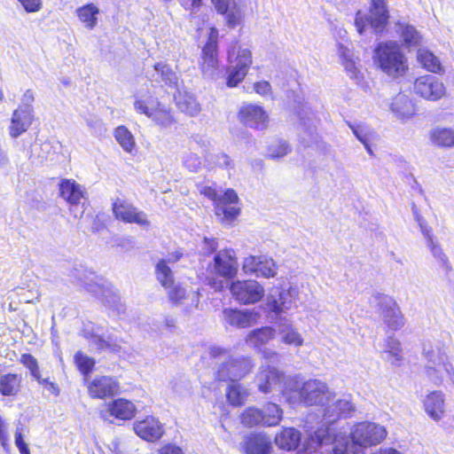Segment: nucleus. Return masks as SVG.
I'll return each instance as SVG.
<instances>
[{
    "label": "nucleus",
    "mask_w": 454,
    "mask_h": 454,
    "mask_svg": "<svg viewBox=\"0 0 454 454\" xmlns=\"http://www.w3.org/2000/svg\"><path fill=\"white\" fill-rule=\"evenodd\" d=\"M387 436L384 426L363 421L352 426L348 434H334L331 443L334 454H363L365 449L381 443Z\"/></svg>",
    "instance_id": "obj_1"
},
{
    "label": "nucleus",
    "mask_w": 454,
    "mask_h": 454,
    "mask_svg": "<svg viewBox=\"0 0 454 454\" xmlns=\"http://www.w3.org/2000/svg\"><path fill=\"white\" fill-rule=\"evenodd\" d=\"M354 411V405L351 402L350 395H343L336 397L333 393L332 398L325 403L323 409L322 419L319 422L320 426L313 431V427H308V424H312L314 417L309 416L306 420L307 431L309 432V440L308 442V449H317L318 446L328 444L332 442L333 438L331 435L332 428L330 425L339 419L340 417H346Z\"/></svg>",
    "instance_id": "obj_2"
},
{
    "label": "nucleus",
    "mask_w": 454,
    "mask_h": 454,
    "mask_svg": "<svg viewBox=\"0 0 454 454\" xmlns=\"http://www.w3.org/2000/svg\"><path fill=\"white\" fill-rule=\"evenodd\" d=\"M181 256L182 254L176 252L175 254H169L167 259L160 260L156 264L155 274L158 281L167 290L170 301L176 306L182 307L185 313H191L198 308L199 294L192 290L187 292L182 286L175 285L173 272L168 266V263H175Z\"/></svg>",
    "instance_id": "obj_3"
},
{
    "label": "nucleus",
    "mask_w": 454,
    "mask_h": 454,
    "mask_svg": "<svg viewBox=\"0 0 454 454\" xmlns=\"http://www.w3.org/2000/svg\"><path fill=\"white\" fill-rule=\"evenodd\" d=\"M332 395L333 392L326 384L317 380L304 382L301 387L294 380H289L288 386L283 389V396L291 405L302 402L306 405H317L324 409Z\"/></svg>",
    "instance_id": "obj_4"
},
{
    "label": "nucleus",
    "mask_w": 454,
    "mask_h": 454,
    "mask_svg": "<svg viewBox=\"0 0 454 454\" xmlns=\"http://www.w3.org/2000/svg\"><path fill=\"white\" fill-rule=\"evenodd\" d=\"M372 59L375 66L393 79L403 76L409 69L407 58L396 42L379 43L374 49Z\"/></svg>",
    "instance_id": "obj_5"
},
{
    "label": "nucleus",
    "mask_w": 454,
    "mask_h": 454,
    "mask_svg": "<svg viewBox=\"0 0 454 454\" xmlns=\"http://www.w3.org/2000/svg\"><path fill=\"white\" fill-rule=\"evenodd\" d=\"M134 109L137 114L147 116L160 129H171L176 122L171 109L149 92L135 96Z\"/></svg>",
    "instance_id": "obj_6"
},
{
    "label": "nucleus",
    "mask_w": 454,
    "mask_h": 454,
    "mask_svg": "<svg viewBox=\"0 0 454 454\" xmlns=\"http://www.w3.org/2000/svg\"><path fill=\"white\" fill-rule=\"evenodd\" d=\"M209 355L215 360L228 359L217 371V378L220 380H230L237 381L244 378L253 368V364L249 358L231 357L229 351L221 347L213 346L209 348Z\"/></svg>",
    "instance_id": "obj_7"
},
{
    "label": "nucleus",
    "mask_w": 454,
    "mask_h": 454,
    "mask_svg": "<svg viewBox=\"0 0 454 454\" xmlns=\"http://www.w3.org/2000/svg\"><path fill=\"white\" fill-rule=\"evenodd\" d=\"M199 191L214 201L215 215L222 222L233 221L239 215V199L234 190L227 189L223 195H218L212 186L200 185Z\"/></svg>",
    "instance_id": "obj_8"
},
{
    "label": "nucleus",
    "mask_w": 454,
    "mask_h": 454,
    "mask_svg": "<svg viewBox=\"0 0 454 454\" xmlns=\"http://www.w3.org/2000/svg\"><path fill=\"white\" fill-rule=\"evenodd\" d=\"M227 55L231 65L227 69V86L236 87L244 80L252 64L251 51L235 43Z\"/></svg>",
    "instance_id": "obj_9"
},
{
    "label": "nucleus",
    "mask_w": 454,
    "mask_h": 454,
    "mask_svg": "<svg viewBox=\"0 0 454 454\" xmlns=\"http://www.w3.org/2000/svg\"><path fill=\"white\" fill-rule=\"evenodd\" d=\"M387 0H372L370 15L366 16L358 11L356 14L355 26L357 32L363 35L369 26L375 33L381 32L388 20Z\"/></svg>",
    "instance_id": "obj_10"
},
{
    "label": "nucleus",
    "mask_w": 454,
    "mask_h": 454,
    "mask_svg": "<svg viewBox=\"0 0 454 454\" xmlns=\"http://www.w3.org/2000/svg\"><path fill=\"white\" fill-rule=\"evenodd\" d=\"M218 29L211 27L200 60V69L205 78L215 79L218 74Z\"/></svg>",
    "instance_id": "obj_11"
},
{
    "label": "nucleus",
    "mask_w": 454,
    "mask_h": 454,
    "mask_svg": "<svg viewBox=\"0 0 454 454\" xmlns=\"http://www.w3.org/2000/svg\"><path fill=\"white\" fill-rule=\"evenodd\" d=\"M413 92L424 100L435 102L446 95V87L438 77L424 74L415 79Z\"/></svg>",
    "instance_id": "obj_12"
},
{
    "label": "nucleus",
    "mask_w": 454,
    "mask_h": 454,
    "mask_svg": "<svg viewBox=\"0 0 454 454\" xmlns=\"http://www.w3.org/2000/svg\"><path fill=\"white\" fill-rule=\"evenodd\" d=\"M218 14L224 16L225 24L234 28L242 24L247 5L244 0H210Z\"/></svg>",
    "instance_id": "obj_13"
},
{
    "label": "nucleus",
    "mask_w": 454,
    "mask_h": 454,
    "mask_svg": "<svg viewBox=\"0 0 454 454\" xmlns=\"http://www.w3.org/2000/svg\"><path fill=\"white\" fill-rule=\"evenodd\" d=\"M136 404L126 398H116L105 403L100 409V418L105 421L112 422V419L129 420L137 414Z\"/></svg>",
    "instance_id": "obj_14"
},
{
    "label": "nucleus",
    "mask_w": 454,
    "mask_h": 454,
    "mask_svg": "<svg viewBox=\"0 0 454 454\" xmlns=\"http://www.w3.org/2000/svg\"><path fill=\"white\" fill-rule=\"evenodd\" d=\"M230 291L232 297L242 304H254L264 295L263 286L255 280H237L231 283Z\"/></svg>",
    "instance_id": "obj_15"
},
{
    "label": "nucleus",
    "mask_w": 454,
    "mask_h": 454,
    "mask_svg": "<svg viewBox=\"0 0 454 454\" xmlns=\"http://www.w3.org/2000/svg\"><path fill=\"white\" fill-rule=\"evenodd\" d=\"M298 292L294 287L273 288L266 298L267 308L277 316L289 310L296 301Z\"/></svg>",
    "instance_id": "obj_16"
},
{
    "label": "nucleus",
    "mask_w": 454,
    "mask_h": 454,
    "mask_svg": "<svg viewBox=\"0 0 454 454\" xmlns=\"http://www.w3.org/2000/svg\"><path fill=\"white\" fill-rule=\"evenodd\" d=\"M239 121L246 126L263 130L267 129L270 118L262 106L255 104H244L239 112Z\"/></svg>",
    "instance_id": "obj_17"
},
{
    "label": "nucleus",
    "mask_w": 454,
    "mask_h": 454,
    "mask_svg": "<svg viewBox=\"0 0 454 454\" xmlns=\"http://www.w3.org/2000/svg\"><path fill=\"white\" fill-rule=\"evenodd\" d=\"M421 403L425 413L433 421L439 422L446 416V395L442 390L429 391Z\"/></svg>",
    "instance_id": "obj_18"
},
{
    "label": "nucleus",
    "mask_w": 454,
    "mask_h": 454,
    "mask_svg": "<svg viewBox=\"0 0 454 454\" xmlns=\"http://www.w3.org/2000/svg\"><path fill=\"white\" fill-rule=\"evenodd\" d=\"M389 109L394 117L402 123L411 121L418 112L415 100L404 93H398L391 99Z\"/></svg>",
    "instance_id": "obj_19"
},
{
    "label": "nucleus",
    "mask_w": 454,
    "mask_h": 454,
    "mask_svg": "<svg viewBox=\"0 0 454 454\" xmlns=\"http://www.w3.org/2000/svg\"><path fill=\"white\" fill-rule=\"evenodd\" d=\"M87 381L88 394L91 398L105 399L114 395L119 391V381L111 376H96Z\"/></svg>",
    "instance_id": "obj_20"
},
{
    "label": "nucleus",
    "mask_w": 454,
    "mask_h": 454,
    "mask_svg": "<svg viewBox=\"0 0 454 454\" xmlns=\"http://www.w3.org/2000/svg\"><path fill=\"white\" fill-rule=\"evenodd\" d=\"M379 301L380 310L384 323L391 330H398L404 325L403 316L395 301L386 295L375 297Z\"/></svg>",
    "instance_id": "obj_21"
},
{
    "label": "nucleus",
    "mask_w": 454,
    "mask_h": 454,
    "mask_svg": "<svg viewBox=\"0 0 454 454\" xmlns=\"http://www.w3.org/2000/svg\"><path fill=\"white\" fill-rule=\"evenodd\" d=\"M133 430L138 437L150 442L160 440L165 432L164 425L154 416L136 420Z\"/></svg>",
    "instance_id": "obj_22"
},
{
    "label": "nucleus",
    "mask_w": 454,
    "mask_h": 454,
    "mask_svg": "<svg viewBox=\"0 0 454 454\" xmlns=\"http://www.w3.org/2000/svg\"><path fill=\"white\" fill-rule=\"evenodd\" d=\"M81 284L86 288L87 291L94 294L96 296L106 300L109 305H114L118 297L114 293L105 286L104 280L92 271H88L79 278Z\"/></svg>",
    "instance_id": "obj_23"
},
{
    "label": "nucleus",
    "mask_w": 454,
    "mask_h": 454,
    "mask_svg": "<svg viewBox=\"0 0 454 454\" xmlns=\"http://www.w3.org/2000/svg\"><path fill=\"white\" fill-rule=\"evenodd\" d=\"M113 211L117 219L125 223H134L145 227L150 224L146 215L126 200H117L113 204Z\"/></svg>",
    "instance_id": "obj_24"
},
{
    "label": "nucleus",
    "mask_w": 454,
    "mask_h": 454,
    "mask_svg": "<svg viewBox=\"0 0 454 454\" xmlns=\"http://www.w3.org/2000/svg\"><path fill=\"white\" fill-rule=\"evenodd\" d=\"M34 111L31 106H20L13 111L9 129V135L16 138L25 133L31 126Z\"/></svg>",
    "instance_id": "obj_25"
},
{
    "label": "nucleus",
    "mask_w": 454,
    "mask_h": 454,
    "mask_svg": "<svg viewBox=\"0 0 454 454\" xmlns=\"http://www.w3.org/2000/svg\"><path fill=\"white\" fill-rule=\"evenodd\" d=\"M285 376L275 367L268 366L266 369L262 368L257 375L258 388L262 393L267 394L273 389L279 388L283 393V389L288 386V382L282 387V382Z\"/></svg>",
    "instance_id": "obj_26"
},
{
    "label": "nucleus",
    "mask_w": 454,
    "mask_h": 454,
    "mask_svg": "<svg viewBox=\"0 0 454 454\" xmlns=\"http://www.w3.org/2000/svg\"><path fill=\"white\" fill-rule=\"evenodd\" d=\"M417 221L420 227V231L423 236L426 239L427 246L431 251L432 255L436 260L438 265L444 270H450V264L448 260V257L443 253L441 246L438 244L437 240L434 239L431 229L425 223L423 219L419 216H417Z\"/></svg>",
    "instance_id": "obj_27"
},
{
    "label": "nucleus",
    "mask_w": 454,
    "mask_h": 454,
    "mask_svg": "<svg viewBox=\"0 0 454 454\" xmlns=\"http://www.w3.org/2000/svg\"><path fill=\"white\" fill-rule=\"evenodd\" d=\"M215 272L226 278H233L238 270L236 254L232 249L219 251L214 259Z\"/></svg>",
    "instance_id": "obj_28"
},
{
    "label": "nucleus",
    "mask_w": 454,
    "mask_h": 454,
    "mask_svg": "<svg viewBox=\"0 0 454 454\" xmlns=\"http://www.w3.org/2000/svg\"><path fill=\"white\" fill-rule=\"evenodd\" d=\"M338 52L347 75L357 84L361 83L364 79V74L360 68L359 58L351 49L341 44L339 46Z\"/></svg>",
    "instance_id": "obj_29"
},
{
    "label": "nucleus",
    "mask_w": 454,
    "mask_h": 454,
    "mask_svg": "<svg viewBox=\"0 0 454 454\" xmlns=\"http://www.w3.org/2000/svg\"><path fill=\"white\" fill-rule=\"evenodd\" d=\"M244 454H271L272 443L265 434H250L241 443Z\"/></svg>",
    "instance_id": "obj_30"
},
{
    "label": "nucleus",
    "mask_w": 454,
    "mask_h": 454,
    "mask_svg": "<svg viewBox=\"0 0 454 454\" xmlns=\"http://www.w3.org/2000/svg\"><path fill=\"white\" fill-rule=\"evenodd\" d=\"M223 320L229 325L245 328L255 324L258 319V313L254 310H239L233 309H225L223 311Z\"/></svg>",
    "instance_id": "obj_31"
},
{
    "label": "nucleus",
    "mask_w": 454,
    "mask_h": 454,
    "mask_svg": "<svg viewBox=\"0 0 454 454\" xmlns=\"http://www.w3.org/2000/svg\"><path fill=\"white\" fill-rule=\"evenodd\" d=\"M277 326L278 333L282 343L296 349L304 345L305 340L302 334L292 323L280 320L277 323Z\"/></svg>",
    "instance_id": "obj_32"
},
{
    "label": "nucleus",
    "mask_w": 454,
    "mask_h": 454,
    "mask_svg": "<svg viewBox=\"0 0 454 454\" xmlns=\"http://www.w3.org/2000/svg\"><path fill=\"white\" fill-rule=\"evenodd\" d=\"M85 337L90 340V344L98 350H108L110 352H118L121 348V340L114 338L112 335L104 337L92 328L91 331L86 329Z\"/></svg>",
    "instance_id": "obj_33"
},
{
    "label": "nucleus",
    "mask_w": 454,
    "mask_h": 454,
    "mask_svg": "<svg viewBox=\"0 0 454 454\" xmlns=\"http://www.w3.org/2000/svg\"><path fill=\"white\" fill-rule=\"evenodd\" d=\"M60 196L70 205H78L84 199V188L72 179H63L59 184Z\"/></svg>",
    "instance_id": "obj_34"
},
{
    "label": "nucleus",
    "mask_w": 454,
    "mask_h": 454,
    "mask_svg": "<svg viewBox=\"0 0 454 454\" xmlns=\"http://www.w3.org/2000/svg\"><path fill=\"white\" fill-rule=\"evenodd\" d=\"M174 98L176 106L181 112L190 116H196L200 114L201 110L200 105L192 93L182 90L181 88L178 87Z\"/></svg>",
    "instance_id": "obj_35"
},
{
    "label": "nucleus",
    "mask_w": 454,
    "mask_h": 454,
    "mask_svg": "<svg viewBox=\"0 0 454 454\" xmlns=\"http://www.w3.org/2000/svg\"><path fill=\"white\" fill-rule=\"evenodd\" d=\"M274 442L279 449L291 451L299 446L301 433L294 427H286L275 435Z\"/></svg>",
    "instance_id": "obj_36"
},
{
    "label": "nucleus",
    "mask_w": 454,
    "mask_h": 454,
    "mask_svg": "<svg viewBox=\"0 0 454 454\" xmlns=\"http://www.w3.org/2000/svg\"><path fill=\"white\" fill-rule=\"evenodd\" d=\"M99 13V8L92 3L86 4L75 10V15L79 21L89 30L97 27Z\"/></svg>",
    "instance_id": "obj_37"
},
{
    "label": "nucleus",
    "mask_w": 454,
    "mask_h": 454,
    "mask_svg": "<svg viewBox=\"0 0 454 454\" xmlns=\"http://www.w3.org/2000/svg\"><path fill=\"white\" fill-rule=\"evenodd\" d=\"M417 59L422 67L428 72L442 74L445 71L438 57L427 49H419Z\"/></svg>",
    "instance_id": "obj_38"
},
{
    "label": "nucleus",
    "mask_w": 454,
    "mask_h": 454,
    "mask_svg": "<svg viewBox=\"0 0 454 454\" xmlns=\"http://www.w3.org/2000/svg\"><path fill=\"white\" fill-rule=\"evenodd\" d=\"M275 335L276 330L274 328L270 326L262 327L250 332L246 338V343L250 347L259 348L274 339Z\"/></svg>",
    "instance_id": "obj_39"
},
{
    "label": "nucleus",
    "mask_w": 454,
    "mask_h": 454,
    "mask_svg": "<svg viewBox=\"0 0 454 454\" xmlns=\"http://www.w3.org/2000/svg\"><path fill=\"white\" fill-rule=\"evenodd\" d=\"M430 141L441 147L454 146V129L449 128L436 127L429 132Z\"/></svg>",
    "instance_id": "obj_40"
},
{
    "label": "nucleus",
    "mask_w": 454,
    "mask_h": 454,
    "mask_svg": "<svg viewBox=\"0 0 454 454\" xmlns=\"http://www.w3.org/2000/svg\"><path fill=\"white\" fill-rule=\"evenodd\" d=\"M154 71L160 77V81L169 87L178 89L180 87L179 75L171 67L164 61L154 64Z\"/></svg>",
    "instance_id": "obj_41"
},
{
    "label": "nucleus",
    "mask_w": 454,
    "mask_h": 454,
    "mask_svg": "<svg viewBox=\"0 0 454 454\" xmlns=\"http://www.w3.org/2000/svg\"><path fill=\"white\" fill-rule=\"evenodd\" d=\"M384 358L394 365H399L403 360L401 342L395 337L389 336L384 347Z\"/></svg>",
    "instance_id": "obj_42"
},
{
    "label": "nucleus",
    "mask_w": 454,
    "mask_h": 454,
    "mask_svg": "<svg viewBox=\"0 0 454 454\" xmlns=\"http://www.w3.org/2000/svg\"><path fill=\"white\" fill-rule=\"evenodd\" d=\"M114 137L119 145L126 153H132L136 149L135 137L126 126L121 125L115 128Z\"/></svg>",
    "instance_id": "obj_43"
},
{
    "label": "nucleus",
    "mask_w": 454,
    "mask_h": 454,
    "mask_svg": "<svg viewBox=\"0 0 454 454\" xmlns=\"http://www.w3.org/2000/svg\"><path fill=\"white\" fill-rule=\"evenodd\" d=\"M21 377L7 373L0 378V393L5 396L16 395L20 389Z\"/></svg>",
    "instance_id": "obj_44"
},
{
    "label": "nucleus",
    "mask_w": 454,
    "mask_h": 454,
    "mask_svg": "<svg viewBox=\"0 0 454 454\" xmlns=\"http://www.w3.org/2000/svg\"><path fill=\"white\" fill-rule=\"evenodd\" d=\"M248 395V389L237 382L230 384L226 389V398L229 403L235 407L241 406Z\"/></svg>",
    "instance_id": "obj_45"
},
{
    "label": "nucleus",
    "mask_w": 454,
    "mask_h": 454,
    "mask_svg": "<svg viewBox=\"0 0 454 454\" xmlns=\"http://www.w3.org/2000/svg\"><path fill=\"white\" fill-rule=\"evenodd\" d=\"M262 411L263 426L266 427L278 426L283 418V410L274 403H266Z\"/></svg>",
    "instance_id": "obj_46"
},
{
    "label": "nucleus",
    "mask_w": 454,
    "mask_h": 454,
    "mask_svg": "<svg viewBox=\"0 0 454 454\" xmlns=\"http://www.w3.org/2000/svg\"><path fill=\"white\" fill-rule=\"evenodd\" d=\"M278 266L276 262L267 255H261L256 271V277H262L266 278H274L277 274Z\"/></svg>",
    "instance_id": "obj_47"
},
{
    "label": "nucleus",
    "mask_w": 454,
    "mask_h": 454,
    "mask_svg": "<svg viewBox=\"0 0 454 454\" xmlns=\"http://www.w3.org/2000/svg\"><path fill=\"white\" fill-rule=\"evenodd\" d=\"M240 421L246 427L263 425L262 411L254 406L248 407L240 414Z\"/></svg>",
    "instance_id": "obj_48"
},
{
    "label": "nucleus",
    "mask_w": 454,
    "mask_h": 454,
    "mask_svg": "<svg viewBox=\"0 0 454 454\" xmlns=\"http://www.w3.org/2000/svg\"><path fill=\"white\" fill-rule=\"evenodd\" d=\"M20 361L25 367H27L30 371L32 377L35 380H37L38 383L47 381V379L42 378L37 360L32 355L23 354L20 356Z\"/></svg>",
    "instance_id": "obj_49"
},
{
    "label": "nucleus",
    "mask_w": 454,
    "mask_h": 454,
    "mask_svg": "<svg viewBox=\"0 0 454 454\" xmlns=\"http://www.w3.org/2000/svg\"><path fill=\"white\" fill-rule=\"evenodd\" d=\"M401 36L408 46H417L421 42L420 34L411 25H400Z\"/></svg>",
    "instance_id": "obj_50"
},
{
    "label": "nucleus",
    "mask_w": 454,
    "mask_h": 454,
    "mask_svg": "<svg viewBox=\"0 0 454 454\" xmlns=\"http://www.w3.org/2000/svg\"><path fill=\"white\" fill-rule=\"evenodd\" d=\"M74 362L79 371L85 376L92 372L95 365V360L82 352L74 355Z\"/></svg>",
    "instance_id": "obj_51"
},
{
    "label": "nucleus",
    "mask_w": 454,
    "mask_h": 454,
    "mask_svg": "<svg viewBox=\"0 0 454 454\" xmlns=\"http://www.w3.org/2000/svg\"><path fill=\"white\" fill-rule=\"evenodd\" d=\"M290 152V146L286 141L278 140L270 145L267 151V155L270 158L277 159L282 158Z\"/></svg>",
    "instance_id": "obj_52"
},
{
    "label": "nucleus",
    "mask_w": 454,
    "mask_h": 454,
    "mask_svg": "<svg viewBox=\"0 0 454 454\" xmlns=\"http://www.w3.org/2000/svg\"><path fill=\"white\" fill-rule=\"evenodd\" d=\"M349 127L356 136V137L361 142L365 143L366 141H372L374 137L372 129L365 124L351 125Z\"/></svg>",
    "instance_id": "obj_53"
},
{
    "label": "nucleus",
    "mask_w": 454,
    "mask_h": 454,
    "mask_svg": "<svg viewBox=\"0 0 454 454\" xmlns=\"http://www.w3.org/2000/svg\"><path fill=\"white\" fill-rule=\"evenodd\" d=\"M87 126L90 128L92 135L102 137L106 134V128L104 121L98 117H90L86 120Z\"/></svg>",
    "instance_id": "obj_54"
},
{
    "label": "nucleus",
    "mask_w": 454,
    "mask_h": 454,
    "mask_svg": "<svg viewBox=\"0 0 454 454\" xmlns=\"http://www.w3.org/2000/svg\"><path fill=\"white\" fill-rule=\"evenodd\" d=\"M183 161L184 167L191 172H197L201 166V160L200 157L194 153H186Z\"/></svg>",
    "instance_id": "obj_55"
},
{
    "label": "nucleus",
    "mask_w": 454,
    "mask_h": 454,
    "mask_svg": "<svg viewBox=\"0 0 454 454\" xmlns=\"http://www.w3.org/2000/svg\"><path fill=\"white\" fill-rule=\"evenodd\" d=\"M260 259H261V255H259V256L249 255V256L246 257L243 262V266H242L243 270L247 274L256 275Z\"/></svg>",
    "instance_id": "obj_56"
},
{
    "label": "nucleus",
    "mask_w": 454,
    "mask_h": 454,
    "mask_svg": "<svg viewBox=\"0 0 454 454\" xmlns=\"http://www.w3.org/2000/svg\"><path fill=\"white\" fill-rule=\"evenodd\" d=\"M300 139L301 143L304 145H309L316 140V128L309 127V129H306L305 127H302V130L300 132Z\"/></svg>",
    "instance_id": "obj_57"
},
{
    "label": "nucleus",
    "mask_w": 454,
    "mask_h": 454,
    "mask_svg": "<svg viewBox=\"0 0 454 454\" xmlns=\"http://www.w3.org/2000/svg\"><path fill=\"white\" fill-rule=\"evenodd\" d=\"M27 12H37L42 9L43 0H18Z\"/></svg>",
    "instance_id": "obj_58"
},
{
    "label": "nucleus",
    "mask_w": 454,
    "mask_h": 454,
    "mask_svg": "<svg viewBox=\"0 0 454 454\" xmlns=\"http://www.w3.org/2000/svg\"><path fill=\"white\" fill-rule=\"evenodd\" d=\"M15 445L20 454H30L28 445L24 441L21 432L16 431L15 433Z\"/></svg>",
    "instance_id": "obj_59"
},
{
    "label": "nucleus",
    "mask_w": 454,
    "mask_h": 454,
    "mask_svg": "<svg viewBox=\"0 0 454 454\" xmlns=\"http://www.w3.org/2000/svg\"><path fill=\"white\" fill-rule=\"evenodd\" d=\"M254 89L255 92L261 96H267L271 92L270 84L266 81L255 82Z\"/></svg>",
    "instance_id": "obj_60"
},
{
    "label": "nucleus",
    "mask_w": 454,
    "mask_h": 454,
    "mask_svg": "<svg viewBox=\"0 0 454 454\" xmlns=\"http://www.w3.org/2000/svg\"><path fill=\"white\" fill-rule=\"evenodd\" d=\"M158 454H184V451L180 447L168 443L162 446L158 450Z\"/></svg>",
    "instance_id": "obj_61"
},
{
    "label": "nucleus",
    "mask_w": 454,
    "mask_h": 454,
    "mask_svg": "<svg viewBox=\"0 0 454 454\" xmlns=\"http://www.w3.org/2000/svg\"><path fill=\"white\" fill-rule=\"evenodd\" d=\"M215 164L222 168H231L232 162L231 158L224 153L215 155Z\"/></svg>",
    "instance_id": "obj_62"
},
{
    "label": "nucleus",
    "mask_w": 454,
    "mask_h": 454,
    "mask_svg": "<svg viewBox=\"0 0 454 454\" xmlns=\"http://www.w3.org/2000/svg\"><path fill=\"white\" fill-rule=\"evenodd\" d=\"M40 149L43 153V154H39L38 158L41 161L47 160H52V155L51 153V145L49 142H44L40 145Z\"/></svg>",
    "instance_id": "obj_63"
},
{
    "label": "nucleus",
    "mask_w": 454,
    "mask_h": 454,
    "mask_svg": "<svg viewBox=\"0 0 454 454\" xmlns=\"http://www.w3.org/2000/svg\"><path fill=\"white\" fill-rule=\"evenodd\" d=\"M370 454H403L401 450L390 447V446H384L380 447V449L371 452Z\"/></svg>",
    "instance_id": "obj_64"
}]
</instances>
